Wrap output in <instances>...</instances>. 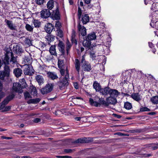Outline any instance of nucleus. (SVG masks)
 <instances>
[{
  "instance_id": "nucleus-36",
  "label": "nucleus",
  "mask_w": 158,
  "mask_h": 158,
  "mask_svg": "<svg viewBox=\"0 0 158 158\" xmlns=\"http://www.w3.org/2000/svg\"><path fill=\"white\" fill-rule=\"evenodd\" d=\"M124 107L127 110H130L132 107L131 103L127 102L124 103Z\"/></svg>"
},
{
  "instance_id": "nucleus-7",
  "label": "nucleus",
  "mask_w": 158,
  "mask_h": 158,
  "mask_svg": "<svg viewBox=\"0 0 158 158\" xmlns=\"http://www.w3.org/2000/svg\"><path fill=\"white\" fill-rule=\"evenodd\" d=\"M12 88L15 91L21 93L23 92L22 89L24 88H22L21 85L20 83H14L13 84Z\"/></svg>"
},
{
  "instance_id": "nucleus-17",
  "label": "nucleus",
  "mask_w": 158,
  "mask_h": 158,
  "mask_svg": "<svg viewBox=\"0 0 158 158\" xmlns=\"http://www.w3.org/2000/svg\"><path fill=\"white\" fill-rule=\"evenodd\" d=\"M89 17L87 14H83L81 16V21L83 24H86L89 22Z\"/></svg>"
},
{
  "instance_id": "nucleus-44",
  "label": "nucleus",
  "mask_w": 158,
  "mask_h": 158,
  "mask_svg": "<svg viewBox=\"0 0 158 158\" xmlns=\"http://www.w3.org/2000/svg\"><path fill=\"white\" fill-rule=\"evenodd\" d=\"M93 141V139L91 138H84V143H88Z\"/></svg>"
},
{
  "instance_id": "nucleus-20",
  "label": "nucleus",
  "mask_w": 158,
  "mask_h": 158,
  "mask_svg": "<svg viewBox=\"0 0 158 158\" xmlns=\"http://www.w3.org/2000/svg\"><path fill=\"white\" fill-rule=\"evenodd\" d=\"M22 70L19 68H15L13 70V73L17 77L21 76L22 74Z\"/></svg>"
},
{
  "instance_id": "nucleus-16",
  "label": "nucleus",
  "mask_w": 158,
  "mask_h": 158,
  "mask_svg": "<svg viewBox=\"0 0 158 158\" xmlns=\"http://www.w3.org/2000/svg\"><path fill=\"white\" fill-rule=\"evenodd\" d=\"M131 97L138 102H139L142 99V96L138 93H134L132 94Z\"/></svg>"
},
{
  "instance_id": "nucleus-30",
  "label": "nucleus",
  "mask_w": 158,
  "mask_h": 158,
  "mask_svg": "<svg viewBox=\"0 0 158 158\" xmlns=\"http://www.w3.org/2000/svg\"><path fill=\"white\" fill-rule=\"evenodd\" d=\"M49 52L52 55L56 56L57 53L56 52V46L55 45H52L49 48Z\"/></svg>"
},
{
  "instance_id": "nucleus-38",
  "label": "nucleus",
  "mask_w": 158,
  "mask_h": 158,
  "mask_svg": "<svg viewBox=\"0 0 158 158\" xmlns=\"http://www.w3.org/2000/svg\"><path fill=\"white\" fill-rule=\"evenodd\" d=\"M150 100L154 104H157L158 103V96H156L152 97L151 98Z\"/></svg>"
},
{
  "instance_id": "nucleus-37",
  "label": "nucleus",
  "mask_w": 158,
  "mask_h": 158,
  "mask_svg": "<svg viewBox=\"0 0 158 158\" xmlns=\"http://www.w3.org/2000/svg\"><path fill=\"white\" fill-rule=\"evenodd\" d=\"M32 22L35 27L39 28L40 27L41 23L38 20L34 19Z\"/></svg>"
},
{
  "instance_id": "nucleus-2",
  "label": "nucleus",
  "mask_w": 158,
  "mask_h": 158,
  "mask_svg": "<svg viewBox=\"0 0 158 158\" xmlns=\"http://www.w3.org/2000/svg\"><path fill=\"white\" fill-rule=\"evenodd\" d=\"M65 71L66 74L65 77L61 80L58 81L56 83V84L59 86L60 89L64 88L65 87L69 85L68 79L69 78V73L67 68H66Z\"/></svg>"
},
{
  "instance_id": "nucleus-47",
  "label": "nucleus",
  "mask_w": 158,
  "mask_h": 158,
  "mask_svg": "<svg viewBox=\"0 0 158 158\" xmlns=\"http://www.w3.org/2000/svg\"><path fill=\"white\" fill-rule=\"evenodd\" d=\"M78 19H80L82 14V10L81 9L79 6L78 7Z\"/></svg>"
},
{
  "instance_id": "nucleus-56",
  "label": "nucleus",
  "mask_w": 158,
  "mask_h": 158,
  "mask_svg": "<svg viewBox=\"0 0 158 158\" xmlns=\"http://www.w3.org/2000/svg\"><path fill=\"white\" fill-rule=\"evenodd\" d=\"M57 157L59 158H71V157L68 156H58Z\"/></svg>"
},
{
  "instance_id": "nucleus-48",
  "label": "nucleus",
  "mask_w": 158,
  "mask_h": 158,
  "mask_svg": "<svg viewBox=\"0 0 158 158\" xmlns=\"http://www.w3.org/2000/svg\"><path fill=\"white\" fill-rule=\"evenodd\" d=\"M55 27L57 30L60 29L61 27V24L59 21L56 22Z\"/></svg>"
},
{
  "instance_id": "nucleus-14",
  "label": "nucleus",
  "mask_w": 158,
  "mask_h": 158,
  "mask_svg": "<svg viewBox=\"0 0 158 158\" xmlns=\"http://www.w3.org/2000/svg\"><path fill=\"white\" fill-rule=\"evenodd\" d=\"M110 88L109 87H106L104 88H101L99 92L100 94L104 96H106L109 94Z\"/></svg>"
},
{
  "instance_id": "nucleus-58",
  "label": "nucleus",
  "mask_w": 158,
  "mask_h": 158,
  "mask_svg": "<svg viewBox=\"0 0 158 158\" xmlns=\"http://www.w3.org/2000/svg\"><path fill=\"white\" fill-rule=\"evenodd\" d=\"M34 122L35 123H37L38 122H40L41 121V119L40 118H35L34 119Z\"/></svg>"
},
{
  "instance_id": "nucleus-24",
  "label": "nucleus",
  "mask_w": 158,
  "mask_h": 158,
  "mask_svg": "<svg viewBox=\"0 0 158 158\" xmlns=\"http://www.w3.org/2000/svg\"><path fill=\"white\" fill-rule=\"evenodd\" d=\"M76 32L74 30H73L71 36V41L72 44H74L75 45H77V41L75 39Z\"/></svg>"
},
{
  "instance_id": "nucleus-13",
  "label": "nucleus",
  "mask_w": 158,
  "mask_h": 158,
  "mask_svg": "<svg viewBox=\"0 0 158 158\" xmlns=\"http://www.w3.org/2000/svg\"><path fill=\"white\" fill-rule=\"evenodd\" d=\"M78 30L80 34L82 36H84L86 34V29L84 26L80 24V22L79 23L78 25Z\"/></svg>"
},
{
  "instance_id": "nucleus-64",
  "label": "nucleus",
  "mask_w": 158,
  "mask_h": 158,
  "mask_svg": "<svg viewBox=\"0 0 158 158\" xmlns=\"http://www.w3.org/2000/svg\"><path fill=\"white\" fill-rule=\"evenodd\" d=\"M70 5H73L74 4L73 0H68Z\"/></svg>"
},
{
  "instance_id": "nucleus-51",
  "label": "nucleus",
  "mask_w": 158,
  "mask_h": 158,
  "mask_svg": "<svg viewBox=\"0 0 158 158\" xmlns=\"http://www.w3.org/2000/svg\"><path fill=\"white\" fill-rule=\"evenodd\" d=\"M81 62L82 64H84V63H85V62H88L87 61H86L85 60V56L84 55L81 56Z\"/></svg>"
},
{
  "instance_id": "nucleus-26",
  "label": "nucleus",
  "mask_w": 158,
  "mask_h": 158,
  "mask_svg": "<svg viewBox=\"0 0 158 158\" xmlns=\"http://www.w3.org/2000/svg\"><path fill=\"white\" fill-rule=\"evenodd\" d=\"M24 60L26 64H31L32 63V59L30 56H25Z\"/></svg>"
},
{
  "instance_id": "nucleus-60",
  "label": "nucleus",
  "mask_w": 158,
  "mask_h": 158,
  "mask_svg": "<svg viewBox=\"0 0 158 158\" xmlns=\"http://www.w3.org/2000/svg\"><path fill=\"white\" fill-rule=\"evenodd\" d=\"M64 152L66 153H71L72 152V150L71 149H65L64 150Z\"/></svg>"
},
{
  "instance_id": "nucleus-40",
  "label": "nucleus",
  "mask_w": 158,
  "mask_h": 158,
  "mask_svg": "<svg viewBox=\"0 0 158 158\" xmlns=\"http://www.w3.org/2000/svg\"><path fill=\"white\" fill-rule=\"evenodd\" d=\"M25 28L27 31L32 32L33 31L34 27L28 24H27L26 25Z\"/></svg>"
},
{
  "instance_id": "nucleus-31",
  "label": "nucleus",
  "mask_w": 158,
  "mask_h": 158,
  "mask_svg": "<svg viewBox=\"0 0 158 158\" xmlns=\"http://www.w3.org/2000/svg\"><path fill=\"white\" fill-rule=\"evenodd\" d=\"M89 102L91 105L94 106L100 107L101 106V104L100 103V102H98L94 101V100L92 98H90Z\"/></svg>"
},
{
  "instance_id": "nucleus-29",
  "label": "nucleus",
  "mask_w": 158,
  "mask_h": 158,
  "mask_svg": "<svg viewBox=\"0 0 158 158\" xmlns=\"http://www.w3.org/2000/svg\"><path fill=\"white\" fill-rule=\"evenodd\" d=\"M94 88L95 89L97 92H99L101 89V86L97 81H95L93 84Z\"/></svg>"
},
{
  "instance_id": "nucleus-53",
  "label": "nucleus",
  "mask_w": 158,
  "mask_h": 158,
  "mask_svg": "<svg viewBox=\"0 0 158 158\" xmlns=\"http://www.w3.org/2000/svg\"><path fill=\"white\" fill-rule=\"evenodd\" d=\"M36 3L39 5L43 4L44 2V0H35Z\"/></svg>"
},
{
  "instance_id": "nucleus-55",
  "label": "nucleus",
  "mask_w": 158,
  "mask_h": 158,
  "mask_svg": "<svg viewBox=\"0 0 158 158\" xmlns=\"http://www.w3.org/2000/svg\"><path fill=\"white\" fill-rule=\"evenodd\" d=\"M60 72L62 76H64V73L65 72V70L64 69H63L62 68H60Z\"/></svg>"
},
{
  "instance_id": "nucleus-4",
  "label": "nucleus",
  "mask_w": 158,
  "mask_h": 158,
  "mask_svg": "<svg viewBox=\"0 0 158 158\" xmlns=\"http://www.w3.org/2000/svg\"><path fill=\"white\" fill-rule=\"evenodd\" d=\"M53 83H48L45 86L41 89V92L42 94H44L50 92L53 89Z\"/></svg>"
},
{
  "instance_id": "nucleus-27",
  "label": "nucleus",
  "mask_w": 158,
  "mask_h": 158,
  "mask_svg": "<svg viewBox=\"0 0 158 158\" xmlns=\"http://www.w3.org/2000/svg\"><path fill=\"white\" fill-rule=\"evenodd\" d=\"M98 102H100L101 105H102L105 107H107L109 105L107 100H105L104 98H99Z\"/></svg>"
},
{
  "instance_id": "nucleus-33",
  "label": "nucleus",
  "mask_w": 158,
  "mask_h": 158,
  "mask_svg": "<svg viewBox=\"0 0 158 158\" xmlns=\"http://www.w3.org/2000/svg\"><path fill=\"white\" fill-rule=\"evenodd\" d=\"M14 51L17 53H22L23 52V50L22 48L18 45H16L14 48Z\"/></svg>"
},
{
  "instance_id": "nucleus-22",
  "label": "nucleus",
  "mask_w": 158,
  "mask_h": 158,
  "mask_svg": "<svg viewBox=\"0 0 158 158\" xmlns=\"http://www.w3.org/2000/svg\"><path fill=\"white\" fill-rule=\"evenodd\" d=\"M85 37L86 39L91 41L95 40L96 38V35L95 32H92L89 33Z\"/></svg>"
},
{
  "instance_id": "nucleus-41",
  "label": "nucleus",
  "mask_w": 158,
  "mask_h": 158,
  "mask_svg": "<svg viewBox=\"0 0 158 158\" xmlns=\"http://www.w3.org/2000/svg\"><path fill=\"white\" fill-rule=\"evenodd\" d=\"M57 35L60 37L61 38L63 37L64 35L63 31L61 29L57 30Z\"/></svg>"
},
{
  "instance_id": "nucleus-34",
  "label": "nucleus",
  "mask_w": 158,
  "mask_h": 158,
  "mask_svg": "<svg viewBox=\"0 0 158 158\" xmlns=\"http://www.w3.org/2000/svg\"><path fill=\"white\" fill-rule=\"evenodd\" d=\"M45 38L47 41H48V42L50 43L53 41L55 39L54 36L51 35L50 34H49L48 35L45 37ZM48 43L49 44V43Z\"/></svg>"
},
{
  "instance_id": "nucleus-39",
  "label": "nucleus",
  "mask_w": 158,
  "mask_h": 158,
  "mask_svg": "<svg viewBox=\"0 0 158 158\" xmlns=\"http://www.w3.org/2000/svg\"><path fill=\"white\" fill-rule=\"evenodd\" d=\"M64 65V60L59 59L58 65L59 68H62Z\"/></svg>"
},
{
  "instance_id": "nucleus-50",
  "label": "nucleus",
  "mask_w": 158,
  "mask_h": 158,
  "mask_svg": "<svg viewBox=\"0 0 158 158\" xmlns=\"http://www.w3.org/2000/svg\"><path fill=\"white\" fill-rule=\"evenodd\" d=\"M75 142L76 143H84V138L78 139Z\"/></svg>"
},
{
  "instance_id": "nucleus-35",
  "label": "nucleus",
  "mask_w": 158,
  "mask_h": 158,
  "mask_svg": "<svg viewBox=\"0 0 158 158\" xmlns=\"http://www.w3.org/2000/svg\"><path fill=\"white\" fill-rule=\"evenodd\" d=\"M40 100V99L39 98H36L34 99H31L27 102L28 104L34 103L36 104L39 102Z\"/></svg>"
},
{
  "instance_id": "nucleus-9",
  "label": "nucleus",
  "mask_w": 158,
  "mask_h": 158,
  "mask_svg": "<svg viewBox=\"0 0 158 158\" xmlns=\"http://www.w3.org/2000/svg\"><path fill=\"white\" fill-rule=\"evenodd\" d=\"M83 45L85 48L87 50L89 49L92 50L93 48V46L91 44V41L87 39L85 40L82 43Z\"/></svg>"
},
{
  "instance_id": "nucleus-23",
  "label": "nucleus",
  "mask_w": 158,
  "mask_h": 158,
  "mask_svg": "<svg viewBox=\"0 0 158 158\" xmlns=\"http://www.w3.org/2000/svg\"><path fill=\"white\" fill-rule=\"evenodd\" d=\"M9 77L6 75L3 71H0V80L3 81H5Z\"/></svg>"
},
{
  "instance_id": "nucleus-18",
  "label": "nucleus",
  "mask_w": 158,
  "mask_h": 158,
  "mask_svg": "<svg viewBox=\"0 0 158 158\" xmlns=\"http://www.w3.org/2000/svg\"><path fill=\"white\" fill-rule=\"evenodd\" d=\"M106 100L107 101L109 105L110 104L114 105L117 102L116 98L115 97L110 96L106 98Z\"/></svg>"
},
{
  "instance_id": "nucleus-3",
  "label": "nucleus",
  "mask_w": 158,
  "mask_h": 158,
  "mask_svg": "<svg viewBox=\"0 0 158 158\" xmlns=\"http://www.w3.org/2000/svg\"><path fill=\"white\" fill-rule=\"evenodd\" d=\"M7 27L10 30L12 31V35L16 36L18 32L17 26L15 24L13 23L12 21L5 19L4 21Z\"/></svg>"
},
{
  "instance_id": "nucleus-19",
  "label": "nucleus",
  "mask_w": 158,
  "mask_h": 158,
  "mask_svg": "<svg viewBox=\"0 0 158 158\" xmlns=\"http://www.w3.org/2000/svg\"><path fill=\"white\" fill-rule=\"evenodd\" d=\"M47 74L48 77L53 80H57L58 78L57 74L54 72H48Z\"/></svg>"
},
{
  "instance_id": "nucleus-61",
  "label": "nucleus",
  "mask_w": 158,
  "mask_h": 158,
  "mask_svg": "<svg viewBox=\"0 0 158 158\" xmlns=\"http://www.w3.org/2000/svg\"><path fill=\"white\" fill-rule=\"evenodd\" d=\"M11 108V106H7L5 107V110L6 111H8Z\"/></svg>"
},
{
  "instance_id": "nucleus-49",
  "label": "nucleus",
  "mask_w": 158,
  "mask_h": 158,
  "mask_svg": "<svg viewBox=\"0 0 158 158\" xmlns=\"http://www.w3.org/2000/svg\"><path fill=\"white\" fill-rule=\"evenodd\" d=\"M150 110L147 107H142L140 108V111L141 112L148 111Z\"/></svg>"
},
{
  "instance_id": "nucleus-6",
  "label": "nucleus",
  "mask_w": 158,
  "mask_h": 158,
  "mask_svg": "<svg viewBox=\"0 0 158 158\" xmlns=\"http://www.w3.org/2000/svg\"><path fill=\"white\" fill-rule=\"evenodd\" d=\"M15 97V95L13 94H12L7 96L1 103L0 107L2 108L4 107L12 99Z\"/></svg>"
},
{
  "instance_id": "nucleus-1",
  "label": "nucleus",
  "mask_w": 158,
  "mask_h": 158,
  "mask_svg": "<svg viewBox=\"0 0 158 158\" xmlns=\"http://www.w3.org/2000/svg\"><path fill=\"white\" fill-rule=\"evenodd\" d=\"M2 61L5 65L3 70L2 71L10 77L11 70L8 65L10 64L13 67H14L15 65H17L18 62L16 58L14 56L12 52L7 51Z\"/></svg>"
},
{
  "instance_id": "nucleus-32",
  "label": "nucleus",
  "mask_w": 158,
  "mask_h": 158,
  "mask_svg": "<svg viewBox=\"0 0 158 158\" xmlns=\"http://www.w3.org/2000/svg\"><path fill=\"white\" fill-rule=\"evenodd\" d=\"M53 0H50L47 3V7L49 10H52L54 7Z\"/></svg>"
},
{
  "instance_id": "nucleus-62",
  "label": "nucleus",
  "mask_w": 158,
  "mask_h": 158,
  "mask_svg": "<svg viewBox=\"0 0 158 158\" xmlns=\"http://www.w3.org/2000/svg\"><path fill=\"white\" fill-rule=\"evenodd\" d=\"M1 138L3 139H11V138L10 137H6L5 136H2Z\"/></svg>"
},
{
  "instance_id": "nucleus-52",
  "label": "nucleus",
  "mask_w": 158,
  "mask_h": 158,
  "mask_svg": "<svg viewBox=\"0 0 158 158\" xmlns=\"http://www.w3.org/2000/svg\"><path fill=\"white\" fill-rule=\"evenodd\" d=\"M25 43L28 45H30L31 44V40L30 39L27 38L25 39Z\"/></svg>"
},
{
  "instance_id": "nucleus-43",
  "label": "nucleus",
  "mask_w": 158,
  "mask_h": 158,
  "mask_svg": "<svg viewBox=\"0 0 158 158\" xmlns=\"http://www.w3.org/2000/svg\"><path fill=\"white\" fill-rule=\"evenodd\" d=\"M23 94L26 100L31 98L30 94L28 92L26 91L24 92L23 93Z\"/></svg>"
},
{
  "instance_id": "nucleus-28",
  "label": "nucleus",
  "mask_w": 158,
  "mask_h": 158,
  "mask_svg": "<svg viewBox=\"0 0 158 158\" xmlns=\"http://www.w3.org/2000/svg\"><path fill=\"white\" fill-rule=\"evenodd\" d=\"M35 79L39 85H41L44 83V79L42 76L40 75H37Z\"/></svg>"
},
{
  "instance_id": "nucleus-54",
  "label": "nucleus",
  "mask_w": 158,
  "mask_h": 158,
  "mask_svg": "<svg viewBox=\"0 0 158 158\" xmlns=\"http://www.w3.org/2000/svg\"><path fill=\"white\" fill-rule=\"evenodd\" d=\"M90 57L93 60H95L96 56L95 53L91 52L90 53Z\"/></svg>"
},
{
  "instance_id": "nucleus-59",
  "label": "nucleus",
  "mask_w": 158,
  "mask_h": 158,
  "mask_svg": "<svg viewBox=\"0 0 158 158\" xmlns=\"http://www.w3.org/2000/svg\"><path fill=\"white\" fill-rule=\"evenodd\" d=\"M87 117L85 116V117H81V121H84V122H87Z\"/></svg>"
},
{
  "instance_id": "nucleus-15",
  "label": "nucleus",
  "mask_w": 158,
  "mask_h": 158,
  "mask_svg": "<svg viewBox=\"0 0 158 158\" xmlns=\"http://www.w3.org/2000/svg\"><path fill=\"white\" fill-rule=\"evenodd\" d=\"M74 64L75 69L78 75H79L81 66L80 62L78 59H75Z\"/></svg>"
},
{
  "instance_id": "nucleus-12",
  "label": "nucleus",
  "mask_w": 158,
  "mask_h": 158,
  "mask_svg": "<svg viewBox=\"0 0 158 158\" xmlns=\"http://www.w3.org/2000/svg\"><path fill=\"white\" fill-rule=\"evenodd\" d=\"M82 71L85 72H90L92 69L91 66L89 62H85L81 65Z\"/></svg>"
},
{
  "instance_id": "nucleus-10",
  "label": "nucleus",
  "mask_w": 158,
  "mask_h": 158,
  "mask_svg": "<svg viewBox=\"0 0 158 158\" xmlns=\"http://www.w3.org/2000/svg\"><path fill=\"white\" fill-rule=\"evenodd\" d=\"M41 17L46 19L49 17L51 15L49 10L44 9L42 10L40 12Z\"/></svg>"
},
{
  "instance_id": "nucleus-57",
  "label": "nucleus",
  "mask_w": 158,
  "mask_h": 158,
  "mask_svg": "<svg viewBox=\"0 0 158 158\" xmlns=\"http://www.w3.org/2000/svg\"><path fill=\"white\" fill-rule=\"evenodd\" d=\"M112 115L114 117H116L118 118H120L121 117V115L117 114H113Z\"/></svg>"
},
{
  "instance_id": "nucleus-11",
  "label": "nucleus",
  "mask_w": 158,
  "mask_h": 158,
  "mask_svg": "<svg viewBox=\"0 0 158 158\" xmlns=\"http://www.w3.org/2000/svg\"><path fill=\"white\" fill-rule=\"evenodd\" d=\"M58 48L59 51L61 53V55H64L65 54L64 49L65 45L62 41L60 40L59 41Z\"/></svg>"
},
{
  "instance_id": "nucleus-5",
  "label": "nucleus",
  "mask_w": 158,
  "mask_h": 158,
  "mask_svg": "<svg viewBox=\"0 0 158 158\" xmlns=\"http://www.w3.org/2000/svg\"><path fill=\"white\" fill-rule=\"evenodd\" d=\"M25 66L23 72L25 75L31 76L33 74L34 70L31 64H26Z\"/></svg>"
},
{
  "instance_id": "nucleus-46",
  "label": "nucleus",
  "mask_w": 158,
  "mask_h": 158,
  "mask_svg": "<svg viewBox=\"0 0 158 158\" xmlns=\"http://www.w3.org/2000/svg\"><path fill=\"white\" fill-rule=\"evenodd\" d=\"M53 18L56 20L59 19L60 18V15L58 11H56V13L54 14Z\"/></svg>"
},
{
  "instance_id": "nucleus-63",
  "label": "nucleus",
  "mask_w": 158,
  "mask_h": 158,
  "mask_svg": "<svg viewBox=\"0 0 158 158\" xmlns=\"http://www.w3.org/2000/svg\"><path fill=\"white\" fill-rule=\"evenodd\" d=\"M148 44H149V47L151 48H152L154 46L153 44L151 42H149Z\"/></svg>"
},
{
  "instance_id": "nucleus-21",
  "label": "nucleus",
  "mask_w": 158,
  "mask_h": 158,
  "mask_svg": "<svg viewBox=\"0 0 158 158\" xmlns=\"http://www.w3.org/2000/svg\"><path fill=\"white\" fill-rule=\"evenodd\" d=\"M109 94L110 96L116 97L120 94V93L116 89H111L110 91Z\"/></svg>"
},
{
  "instance_id": "nucleus-8",
  "label": "nucleus",
  "mask_w": 158,
  "mask_h": 158,
  "mask_svg": "<svg viewBox=\"0 0 158 158\" xmlns=\"http://www.w3.org/2000/svg\"><path fill=\"white\" fill-rule=\"evenodd\" d=\"M44 28L46 32L48 34H50L52 31L55 30L54 26L50 23H48L46 24Z\"/></svg>"
},
{
  "instance_id": "nucleus-42",
  "label": "nucleus",
  "mask_w": 158,
  "mask_h": 158,
  "mask_svg": "<svg viewBox=\"0 0 158 158\" xmlns=\"http://www.w3.org/2000/svg\"><path fill=\"white\" fill-rule=\"evenodd\" d=\"M31 93L32 95H36L37 94V90L35 87H32L31 88Z\"/></svg>"
},
{
  "instance_id": "nucleus-25",
  "label": "nucleus",
  "mask_w": 158,
  "mask_h": 158,
  "mask_svg": "<svg viewBox=\"0 0 158 158\" xmlns=\"http://www.w3.org/2000/svg\"><path fill=\"white\" fill-rule=\"evenodd\" d=\"M66 53L67 55H68L69 54L70 50L71 48L72 45L69 41V40H67L66 42Z\"/></svg>"
},
{
  "instance_id": "nucleus-45",
  "label": "nucleus",
  "mask_w": 158,
  "mask_h": 158,
  "mask_svg": "<svg viewBox=\"0 0 158 158\" xmlns=\"http://www.w3.org/2000/svg\"><path fill=\"white\" fill-rule=\"evenodd\" d=\"M20 84L21 85L22 87V88H25L26 86L27 85V84L25 82V79H22L21 81H20Z\"/></svg>"
}]
</instances>
